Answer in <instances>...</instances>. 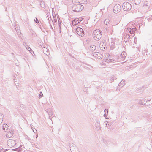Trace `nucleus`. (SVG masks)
<instances>
[{
    "label": "nucleus",
    "mask_w": 152,
    "mask_h": 152,
    "mask_svg": "<svg viewBox=\"0 0 152 152\" xmlns=\"http://www.w3.org/2000/svg\"><path fill=\"white\" fill-rule=\"evenodd\" d=\"M84 9V7L81 4H73L72 7V10L75 12H79Z\"/></svg>",
    "instance_id": "f257e3e1"
},
{
    "label": "nucleus",
    "mask_w": 152,
    "mask_h": 152,
    "mask_svg": "<svg viewBox=\"0 0 152 152\" xmlns=\"http://www.w3.org/2000/svg\"><path fill=\"white\" fill-rule=\"evenodd\" d=\"M131 5L128 2H124L122 5V7L125 11H129L131 9Z\"/></svg>",
    "instance_id": "f03ea898"
},
{
    "label": "nucleus",
    "mask_w": 152,
    "mask_h": 152,
    "mask_svg": "<svg viewBox=\"0 0 152 152\" xmlns=\"http://www.w3.org/2000/svg\"><path fill=\"white\" fill-rule=\"evenodd\" d=\"M75 31L78 35L81 37L84 35V32L83 28L79 27L76 28Z\"/></svg>",
    "instance_id": "7ed1b4c3"
},
{
    "label": "nucleus",
    "mask_w": 152,
    "mask_h": 152,
    "mask_svg": "<svg viewBox=\"0 0 152 152\" xmlns=\"http://www.w3.org/2000/svg\"><path fill=\"white\" fill-rule=\"evenodd\" d=\"M7 145L10 147H12L14 146L16 144L15 141L13 140H9L7 141Z\"/></svg>",
    "instance_id": "20e7f679"
},
{
    "label": "nucleus",
    "mask_w": 152,
    "mask_h": 152,
    "mask_svg": "<svg viewBox=\"0 0 152 152\" xmlns=\"http://www.w3.org/2000/svg\"><path fill=\"white\" fill-rule=\"evenodd\" d=\"M121 9V7L120 5L118 4H117L113 7V12L115 13H117L120 12Z\"/></svg>",
    "instance_id": "39448f33"
},
{
    "label": "nucleus",
    "mask_w": 152,
    "mask_h": 152,
    "mask_svg": "<svg viewBox=\"0 0 152 152\" xmlns=\"http://www.w3.org/2000/svg\"><path fill=\"white\" fill-rule=\"evenodd\" d=\"M96 44L97 46H99V47L102 50H104L105 48V44L102 42H96Z\"/></svg>",
    "instance_id": "423d86ee"
},
{
    "label": "nucleus",
    "mask_w": 152,
    "mask_h": 152,
    "mask_svg": "<svg viewBox=\"0 0 152 152\" xmlns=\"http://www.w3.org/2000/svg\"><path fill=\"white\" fill-rule=\"evenodd\" d=\"M96 33H98V34H96V38L97 39V41H98L101 38L102 34H101L100 31L99 29L96 30Z\"/></svg>",
    "instance_id": "0eeeda50"
},
{
    "label": "nucleus",
    "mask_w": 152,
    "mask_h": 152,
    "mask_svg": "<svg viewBox=\"0 0 152 152\" xmlns=\"http://www.w3.org/2000/svg\"><path fill=\"white\" fill-rule=\"evenodd\" d=\"M133 36H130L129 34H126V35L124 38V41L126 44L127 42H128L129 40V39H131V38H132Z\"/></svg>",
    "instance_id": "6e6552de"
},
{
    "label": "nucleus",
    "mask_w": 152,
    "mask_h": 152,
    "mask_svg": "<svg viewBox=\"0 0 152 152\" xmlns=\"http://www.w3.org/2000/svg\"><path fill=\"white\" fill-rule=\"evenodd\" d=\"M128 31L129 32L130 34H134L135 31L136 30V27L132 28H127Z\"/></svg>",
    "instance_id": "1a4fd4ad"
},
{
    "label": "nucleus",
    "mask_w": 152,
    "mask_h": 152,
    "mask_svg": "<svg viewBox=\"0 0 152 152\" xmlns=\"http://www.w3.org/2000/svg\"><path fill=\"white\" fill-rule=\"evenodd\" d=\"M70 149L71 152H80L76 147H70Z\"/></svg>",
    "instance_id": "9d476101"
},
{
    "label": "nucleus",
    "mask_w": 152,
    "mask_h": 152,
    "mask_svg": "<svg viewBox=\"0 0 152 152\" xmlns=\"http://www.w3.org/2000/svg\"><path fill=\"white\" fill-rule=\"evenodd\" d=\"M82 0H72V2L74 4H82L83 2Z\"/></svg>",
    "instance_id": "9b49d317"
},
{
    "label": "nucleus",
    "mask_w": 152,
    "mask_h": 152,
    "mask_svg": "<svg viewBox=\"0 0 152 152\" xmlns=\"http://www.w3.org/2000/svg\"><path fill=\"white\" fill-rule=\"evenodd\" d=\"M120 56L122 59H124L125 58L126 56V52L125 51L122 52Z\"/></svg>",
    "instance_id": "f8f14e48"
},
{
    "label": "nucleus",
    "mask_w": 152,
    "mask_h": 152,
    "mask_svg": "<svg viewBox=\"0 0 152 152\" xmlns=\"http://www.w3.org/2000/svg\"><path fill=\"white\" fill-rule=\"evenodd\" d=\"M79 18H76L74 19L72 22V24L73 25H75L78 24L79 22Z\"/></svg>",
    "instance_id": "ddd939ff"
},
{
    "label": "nucleus",
    "mask_w": 152,
    "mask_h": 152,
    "mask_svg": "<svg viewBox=\"0 0 152 152\" xmlns=\"http://www.w3.org/2000/svg\"><path fill=\"white\" fill-rule=\"evenodd\" d=\"M8 127V125L6 124H4L2 126L3 129L6 132L7 130Z\"/></svg>",
    "instance_id": "4468645a"
},
{
    "label": "nucleus",
    "mask_w": 152,
    "mask_h": 152,
    "mask_svg": "<svg viewBox=\"0 0 152 152\" xmlns=\"http://www.w3.org/2000/svg\"><path fill=\"white\" fill-rule=\"evenodd\" d=\"M125 85V81L123 80L121 82L119 83L118 86H120L121 87H123V86Z\"/></svg>",
    "instance_id": "2eb2a0df"
},
{
    "label": "nucleus",
    "mask_w": 152,
    "mask_h": 152,
    "mask_svg": "<svg viewBox=\"0 0 152 152\" xmlns=\"http://www.w3.org/2000/svg\"><path fill=\"white\" fill-rule=\"evenodd\" d=\"M90 50L92 51H94L95 50V45H92L90 46Z\"/></svg>",
    "instance_id": "dca6fc26"
},
{
    "label": "nucleus",
    "mask_w": 152,
    "mask_h": 152,
    "mask_svg": "<svg viewBox=\"0 0 152 152\" xmlns=\"http://www.w3.org/2000/svg\"><path fill=\"white\" fill-rule=\"evenodd\" d=\"M138 104H142L143 105H144L145 103H144V100L143 99H141L139 100Z\"/></svg>",
    "instance_id": "f3484780"
},
{
    "label": "nucleus",
    "mask_w": 152,
    "mask_h": 152,
    "mask_svg": "<svg viewBox=\"0 0 152 152\" xmlns=\"http://www.w3.org/2000/svg\"><path fill=\"white\" fill-rule=\"evenodd\" d=\"M110 23V21L109 19H106L104 21V23L106 25H107Z\"/></svg>",
    "instance_id": "a211bd4d"
},
{
    "label": "nucleus",
    "mask_w": 152,
    "mask_h": 152,
    "mask_svg": "<svg viewBox=\"0 0 152 152\" xmlns=\"http://www.w3.org/2000/svg\"><path fill=\"white\" fill-rule=\"evenodd\" d=\"M117 79V77L116 76L112 75L110 77V80L112 81H113Z\"/></svg>",
    "instance_id": "6ab92c4d"
},
{
    "label": "nucleus",
    "mask_w": 152,
    "mask_h": 152,
    "mask_svg": "<svg viewBox=\"0 0 152 152\" xmlns=\"http://www.w3.org/2000/svg\"><path fill=\"white\" fill-rule=\"evenodd\" d=\"M44 53L48 56L50 54L49 50L47 49H46V50H44Z\"/></svg>",
    "instance_id": "aec40b11"
},
{
    "label": "nucleus",
    "mask_w": 152,
    "mask_h": 152,
    "mask_svg": "<svg viewBox=\"0 0 152 152\" xmlns=\"http://www.w3.org/2000/svg\"><path fill=\"white\" fill-rule=\"evenodd\" d=\"M26 48L27 49V50L28 51H29L32 54V53H34V52L28 46H27L26 47Z\"/></svg>",
    "instance_id": "412c9836"
},
{
    "label": "nucleus",
    "mask_w": 152,
    "mask_h": 152,
    "mask_svg": "<svg viewBox=\"0 0 152 152\" xmlns=\"http://www.w3.org/2000/svg\"><path fill=\"white\" fill-rule=\"evenodd\" d=\"M97 124H96V127L98 129H100L101 127H100V124L99 121L97 122Z\"/></svg>",
    "instance_id": "4be33fe9"
},
{
    "label": "nucleus",
    "mask_w": 152,
    "mask_h": 152,
    "mask_svg": "<svg viewBox=\"0 0 152 152\" xmlns=\"http://www.w3.org/2000/svg\"><path fill=\"white\" fill-rule=\"evenodd\" d=\"M13 136L12 133H11V132L10 133H8L6 135V137L8 138H10L11 137Z\"/></svg>",
    "instance_id": "5701e85b"
},
{
    "label": "nucleus",
    "mask_w": 152,
    "mask_h": 152,
    "mask_svg": "<svg viewBox=\"0 0 152 152\" xmlns=\"http://www.w3.org/2000/svg\"><path fill=\"white\" fill-rule=\"evenodd\" d=\"M46 111L50 116V115L51 116L52 115V114H53V112L52 111H51L50 110H47Z\"/></svg>",
    "instance_id": "b1692460"
},
{
    "label": "nucleus",
    "mask_w": 152,
    "mask_h": 152,
    "mask_svg": "<svg viewBox=\"0 0 152 152\" xmlns=\"http://www.w3.org/2000/svg\"><path fill=\"white\" fill-rule=\"evenodd\" d=\"M3 119V116L2 114L0 113V124H1L2 122Z\"/></svg>",
    "instance_id": "393cba45"
},
{
    "label": "nucleus",
    "mask_w": 152,
    "mask_h": 152,
    "mask_svg": "<svg viewBox=\"0 0 152 152\" xmlns=\"http://www.w3.org/2000/svg\"><path fill=\"white\" fill-rule=\"evenodd\" d=\"M105 61L106 62L109 63L111 61H113V59H105Z\"/></svg>",
    "instance_id": "a878e982"
},
{
    "label": "nucleus",
    "mask_w": 152,
    "mask_h": 152,
    "mask_svg": "<svg viewBox=\"0 0 152 152\" xmlns=\"http://www.w3.org/2000/svg\"><path fill=\"white\" fill-rule=\"evenodd\" d=\"M141 2V0H136L135 1V4H139Z\"/></svg>",
    "instance_id": "bb28decb"
},
{
    "label": "nucleus",
    "mask_w": 152,
    "mask_h": 152,
    "mask_svg": "<svg viewBox=\"0 0 152 152\" xmlns=\"http://www.w3.org/2000/svg\"><path fill=\"white\" fill-rule=\"evenodd\" d=\"M108 110L107 109H105L104 110V115H107L108 114Z\"/></svg>",
    "instance_id": "cd10ccee"
},
{
    "label": "nucleus",
    "mask_w": 152,
    "mask_h": 152,
    "mask_svg": "<svg viewBox=\"0 0 152 152\" xmlns=\"http://www.w3.org/2000/svg\"><path fill=\"white\" fill-rule=\"evenodd\" d=\"M21 150V148L20 147H18L16 148L15 149V150L18 152H20Z\"/></svg>",
    "instance_id": "c85d7f7f"
},
{
    "label": "nucleus",
    "mask_w": 152,
    "mask_h": 152,
    "mask_svg": "<svg viewBox=\"0 0 152 152\" xmlns=\"http://www.w3.org/2000/svg\"><path fill=\"white\" fill-rule=\"evenodd\" d=\"M115 47V46L114 44H112L111 45L110 47L111 50L113 49Z\"/></svg>",
    "instance_id": "c756f323"
},
{
    "label": "nucleus",
    "mask_w": 152,
    "mask_h": 152,
    "mask_svg": "<svg viewBox=\"0 0 152 152\" xmlns=\"http://www.w3.org/2000/svg\"><path fill=\"white\" fill-rule=\"evenodd\" d=\"M52 12H53V18H56V15H55V13L53 11V10H54V9L53 8L52 9Z\"/></svg>",
    "instance_id": "7c9ffc66"
},
{
    "label": "nucleus",
    "mask_w": 152,
    "mask_h": 152,
    "mask_svg": "<svg viewBox=\"0 0 152 152\" xmlns=\"http://www.w3.org/2000/svg\"><path fill=\"white\" fill-rule=\"evenodd\" d=\"M148 2L147 1H145L143 3V5L145 6H148Z\"/></svg>",
    "instance_id": "2f4dec72"
},
{
    "label": "nucleus",
    "mask_w": 152,
    "mask_h": 152,
    "mask_svg": "<svg viewBox=\"0 0 152 152\" xmlns=\"http://www.w3.org/2000/svg\"><path fill=\"white\" fill-rule=\"evenodd\" d=\"M34 20L36 23H39V20L37 18H35V19H34Z\"/></svg>",
    "instance_id": "473e14b6"
},
{
    "label": "nucleus",
    "mask_w": 152,
    "mask_h": 152,
    "mask_svg": "<svg viewBox=\"0 0 152 152\" xmlns=\"http://www.w3.org/2000/svg\"><path fill=\"white\" fill-rule=\"evenodd\" d=\"M43 96V94L42 92H41L39 94V96L40 98H41Z\"/></svg>",
    "instance_id": "72a5a7b5"
},
{
    "label": "nucleus",
    "mask_w": 152,
    "mask_h": 152,
    "mask_svg": "<svg viewBox=\"0 0 152 152\" xmlns=\"http://www.w3.org/2000/svg\"><path fill=\"white\" fill-rule=\"evenodd\" d=\"M107 123H108V122H107V121H106L104 123V125L105 126H107Z\"/></svg>",
    "instance_id": "f704fd0d"
},
{
    "label": "nucleus",
    "mask_w": 152,
    "mask_h": 152,
    "mask_svg": "<svg viewBox=\"0 0 152 152\" xmlns=\"http://www.w3.org/2000/svg\"><path fill=\"white\" fill-rule=\"evenodd\" d=\"M79 19V23H80L81 21L83 20V18H78Z\"/></svg>",
    "instance_id": "c9c22d12"
},
{
    "label": "nucleus",
    "mask_w": 152,
    "mask_h": 152,
    "mask_svg": "<svg viewBox=\"0 0 152 152\" xmlns=\"http://www.w3.org/2000/svg\"><path fill=\"white\" fill-rule=\"evenodd\" d=\"M88 88H85L84 90H83V91L84 92H86L87 91Z\"/></svg>",
    "instance_id": "e433bc0d"
},
{
    "label": "nucleus",
    "mask_w": 152,
    "mask_h": 152,
    "mask_svg": "<svg viewBox=\"0 0 152 152\" xmlns=\"http://www.w3.org/2000/svg\"><path fill=\"white\" fill-rule=\"evenodd\" d=\"M93 37L94 38H95V33H94V31H93Z\"/></svg>",
    "instance_id": "4c0bfd02"
},
{
    "label": "nucleus",
    "mask_w": 152,
    "mask_h": 152,
    "mask_svg": "<svg viewBox=\"0 0 152 152\" xmlns=\"http://www.w3.org/2000/svg\"><path fill=\"white\" fill-rule=\"evenodd\" d=\"M107 115H104V117H105V118L106 119H107L108 118L107 116Z\"/></svg>",
    "instance_id": "58836bf2"
},
{
    "label": "nucleus",
    "mask_w": 152,
    "mask_h": 152,
    "mask_svg": "<svg viewBox=\"0 0 152 152\" xmlns=\"http://www.w3.org/2000/svg\"><path fill=\"white\" fill-rule=\"evenodd\" d=\"M54 22H56L57 21V19H56V18H54Z\"/></svg>",
    "instance_id": "ea45409f"
},
{
    "label": "nucleus",
    "mask_w": 152,
    "mask_h": 152,
    "mask_svg": "<svg viewBox=\"0 0 152 152\" xmlns=\"http://www.w3.org/2000/svg\"><path fill=\"white\" fill-rule=\"evenodd\" d=\"M59 28L60 30V32H61V26H59Z\"/></svg>",
    "instance_id": "a19ab883"
},
{
    "label": "nucleus",
    "mask_w": 152,
    "mask_h": 152,
    "mask_svg": "<svg viewBox=\"0 0 152 152\" xmlns=\"http://www.w3.org/2000/svg\"><path fill=\"white\" fill-rule=\"evenodd\" d=\"M120 90V88H117L116 89V91H118Z\"/></svg>",
    "instance_id": "79ce46f5"
},
{
    "label": "nucleus",
    "mask_w": 152,
    "mask_h": 152,
    "mask_svg": "<svg viewBox=\"0 0 152 152\" xmlns=\"http://www.w3.org/2000/svg\"><path fill=\"white\" fill-rule=\"evenodd\" d=\"M150 100H151V99H150V100H147L146 101V102H148Z\"/></svg>",
    "instance_id": "37998d69"
},
{
    "label": "nucleus",
    "mask_w": 152,
    "mask_h": 152,
    "mask_svg": "<svg viewBox=\"0 0 152 152\" xmlns=\"http://www.w3.org/2000/svg\"><path fill=\"white\" fill-rule=\"evenodd\" d=\"M104 143L105 144H107V143H106V142H107L106 141V140H105L104 141Z\"/></svg>",
    "instance_id": "c03bdc74"
},
{
    "label": "nucleus",
    "mask_w": 152,
    "mask_h": 152,
    "mask_svg": "<svg viewBox=\"0 0 152 152\" xmlns=\"http://www.w3.org/2000/svg\"><path fill=\"white\" fill-rule=\"evenodd\" d=\"M58 25H59V26H61V23H58Z\"/></svg>",
    "instance_id": "a18cd8bd"
},
{
    "label": "nucleus",
    "mask_w": 152,
    "mask_h": 152,
    "mask_svg": "<svg viewBox=\"0 0 152 152\" xmlns=\"http://www.w3.org/2000/svg\"><path fill=\"white\" fill-rule=\"evenodd\" d=\"M50 26H51V28H52V29L53 30V27H52V26L51 25H50Z\"/></svg>",
    "instance_id": "49530a36"
},
{
    "label": "nucleus",
    "mask_w": 152,
    "mask_h": 152,
    "mask_svg": "<svg viewBox=\"0 0 152 152\" xmlns=\"http://www.w3.org/2000/svg\"><path fill=\"white\" fill-rule=\"evenodd\" d=\"M12 131L11 130V132H10L9 133H10L11 132V133H12V134H13V132H12Z\"/></svg>",
    "instance_id": "de8ad7c7"
},
{
    "label": "nucleus",
    "mask_w": 152,
    "mask_h": 152,
    "mask_svg": "<svg viewBox=\"0 0 152 152\" xmlns=\"http://www.w3.org/2000/svg\"><path fill=\"white\" fill-rule=\"evenodd\" d=\"M97 53V54H96V55H98V54H99V53L98 52V53Z\"/></svg>",
    "instance_id": "09e8293b"
},
{
    "label": "nucleus",
    "mask_w": 152,
    "mask_h": 152,
    "mask_svg": "<svg viewBox=\"0 0 152 152\" xmlns=\"http://www.w3.org/2000/svg\"><path fill=\"white\" fill-rule=\"evenodd\" d=\"M129 1H133V0H129Z\"/></svg>",
    "instance_id": "8fccbe9b"
},
{
    "label": "nucleus",
    "mask_w": 152,
    "mask_h": 152,
    "mask_svg": "<svg viewBox=\"0 0 152 152\" xmlns=\"http://www.w3.org/2000/svg\"><path fill=\"white\" fill-rule=\"evenodd\" d=\"M38 137V134L37 135H36V138H37Z\"/></svg>",
    "instance_id": "3c124183"
},
{
    "label": "nucleus",
    "mask_w": 152,
    "mask_h": 152,
    "mask_svg": "<svg viewBox=\"0 0 152 152\" xmlns=\"http://www.w3.org/2000/svg\"><path fill=\"white\" fill-rule=\"evenodd\" d=\"M18 31V32H19V31H20V30H19V31L18 30V29H17Z\"/></svg>",
    "instance_id": "603ef678"
},
{
    "label": "nucleus",
    "mask_w": 152,
    "mask_h": 152,
    "mask_svg": "<svg viewBox=\"0 0 152 152\" xmlns=\"http://www.w3.org/2000/svg\"><path fill=\"white\" fill-rule=\"evenodd\" d=\"M94 53H92V54H93V55L94 56Z\"/></svg>",
    "instance_id": "864d4df0"
},
{
    "label": "nucleus",
    "mask_w": 152,
    "mask_h": 152,
    "mask_svg": "<svg viewBox=\"0 0 152 152\" xmlns=\"http://www.w3.org/2000/svg\"><path fill=\"white\" fill-rule=\"evenodd\" d=\"M33 132H34L35 133V131H34V130H33Z\"/></svg>",
    "instance_id": "5fc2aeb1"
},
{
    "label": "nucleus",
    "mask_w": 152,
    "mask_h": 152,
    "mask_svg": "<svg viewBox=\"0 0 152 152\" xmlns=\"http://www.w3.org/2000/svg\"><path fill=\"white\" fill-rule=\"evenodd\" d=\"M33 132H34L35 133V131H34V130H33Z\"/></svg>",
    "instance_id": "6e6d98bb"
},
{
    "label": "nucleus",
    "mask_w": 152,
    "mask_h": 152,
    "mask_svg": "<svg viewBox=\"0 0 152 152\" xmlns=\"http://www.w3.org/2000/svg\"><path fill=\"white\" fill-rule=\"evenodd\" d=\"M97 33L98 34V33H96V34Z\"/></svg>",
    "instance_id": "4d7b16f0"
},
{
    "label": "nucleus",
    "mask_w": 152,
    "mask_h": 152,
    "mask_svg": "<svg viewBox=\"0 0 152 152\" xmlns=\"http://www.w3.org/2000/svg\"><path fill=\"white\" fill-rule=\"evenodd\" d=\"M35 131H36V132L37 131L36 129H35Z\"/></svg>",
    "instance_id": "13d9d810"
},
{
    "label": "nucleus",
    "mask_w": 152,
    "mask_h": 152,
    "mask_svg": "<svg viewBox=\"0 0 152 152\" xmlns=\"http://www.w3.org/2000/svg\"><path fill=\"white\" fill-rule=\"evenodd\" d=\"M151 100H152V102H152V99H151Z\"/></svg>",
    "instance_id": "bf43d9fd"
},
{
    "label": "nucleus",
    "mask_w": 152,
    "mask_h": 152,
    "mask_svg": "<svg viewBox=\"0 0 152 152\" xmlns=\"http://www.w3.org/2000/svg\"><path fill=\"white\" fill-rule=\"evenodd\" d=\"M69 62H68L67 63V64H68V63H69Z\"/></svg>",
    "instance_id": "052dcab7"
}]
</instances>
